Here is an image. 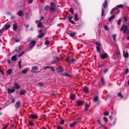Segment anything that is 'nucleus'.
<instances>
[{
	"label": "nucleus",
	"mask_w": 129,
	"mask_h": 129,
	"mask_svg": "<svg viewBox=\"0 0 129 129\" xmlns=\"http://www.w3.org/2000/svg\"><path fill=\"white\" fill-rule=\"evenodd\" d=\"M123 30V33H127L128 30V26L126 24H123L122 26L120 29V30L121 31Z\"/></svg>",
	"instance_id": "obj_1"
},
{
	"label": "nucleus",
	"mask_w": 129,
	"mask_h": 129,
	"mask_svg": "<svg viewBox=\"0 0 129 129\" xmlns=\"http://www.w3.org/2000/svg\"><path fill=\"white\" fill-rule=\"evenodd\" d=\"M113 55L114 59H118L120 58V54L118 51H116L113 54Z\"/></svg>",
	"instance_id": "obj_2"
},
{
	"label": "nucleus",
	"mask_w": 129,
	"mask_h": 129,
	"mask_svg": "<svg viewBox=\"0 0 129 129\" xmlns=\"http://www.w3.org/2000/svg\"><path fill=\"white\" fill-rule=\"evenodd\" d=\"M36 43V42L35 41H31L30 43L29 47L31 49H32L33 47L35 46Z\"/></svg>",
	"instance_id": "obj_3"
},
{
	"label": "nucleus",
	"mask_w": 129,
	"mask_h": 129,
	"mask_svg": "<svg viewBox=\"0 0 129 129\" xmlns=\"http://www.w3.org/2000/svg\"><path fill=\"white\" fill-rule=\"evenodd\" d=\"M38 70V67L37 66L33 67L31 68V71L33 73H36Z\"/></svg>",
	"instance_id": "obj_4"
},
{
	"label": "nucleus",
	"mask_w": 129,
	"mask_h": 129,
	"mask_svg": "<svg viewBox=\"0 0 129 129\" xmlns=\"http://www.w3.org/2000/svg\"><path fill=\"white\" fill-rule=\"evenodd\" d=\"M38 116L36 115L31 114L29 116V117L31 119H35L38 118Z\"/></svg>",
	"instance_id": "obj_5"
},
{
	"label": "nucleus",
	"mask_w": 129,
	"mask_h": 129,
	"mask_svg": "<svg viewBox=\"0 0 129 129\" xmlns=\"http://www.w3.org/2000/svg\"><path fill=\"white\" fill-rule=\"evenodd\" d=\"M13 86L16 89H18L20 87V86L19 84L17 83H14Z\"/></svg>",
	"instance_id": "obj_6"
},
{
	"label": "nucleus",
	"mask_w": 129,
	"mask_h": 129,
	"mask_svg": "<svg viewBox=\"0 0 129 129\" xmlns=\"http://www.w3.org/2000/svg\"><path fill=\"white\" fill-rule=\"evenodd\" d=\"M78 122V121H74V122H72L71 124L70 125V126L71 128L74 127L76 125V124Z\"/></svg>",
	"instance_id": "obj_7"
},
{
	"label": "nucleus",
	"mask_w": 129,
	"mask_h": 129,
	"mask_svg": "<svg viewBox=\"0 0 129 129\" xmlns=\"http://www.w3.org/2000/svg\"><path fill=\"white\" fill-rule=\"evenodd\" d=\"M108 56V55L106 53H105L100 55V56L101 58L104 59L105 58Z\"/></svg>",
	"instance_id": "obj_8"
},
{
	"label": "nucleus",
	"mask_w": 129,
	"mask_h": 129,
	"mask_svg": "<svg viewBox=\"0 0 129 129\" xmlns=\"http://www.w3.org/2000/svg\"><path fill=\"white\" fill-rule=\"evenodd\" d=\"M8 29V24H5L3 28L1 29V30L3 31L6 30Z\"/></svg>",
	"instance_id": "obj_9"
},
{
	"label": "nucleus",
	"mask_w": 129,
	"mask_h": 129,
	"mask_svg": "<svg viewBox=\"0 0 129 129\" xmlns=\"http://www.w3.org/2000/svg\"><path fill=\"white\" fill-rule=\"evenodd\" d=\"M56 69L59 72L61 73L62 72L64 71V69L63 68L60 67L57 68Z\"/></svg>",
	"instance_id": "obj_10"
},
{
	"label": "nucleus",
	"mask_w": 129,
	"mask_h": 129,
	"mask_svg": "<svg viewBox=\"0 0 129 129\" xmlns=\"http://www.w3.org/2000/svg\"><path fill=\"white\" fill-rule=\"evenodd\" d=\"M29 70V69L28 68L25 69L24 70L22 71V73L23 74H25Z\"/></svg>",
	"instance_id": "obj_11"
},
{
	"label": "nucleus",
	"mask_w": 129,
	"mask_h": 129,
	"mask_svg": "<svg viewBox=\"0 0 129 129\" xmlns=\"http://www.w3.org/2000/svg\"><path fill=\"white\" fill-rule=\"evenodd\" d=\"M20 103L19 101H18L16 103L15 105V107L16 109H18L19 107Z\"/></svg>",
	"instance_id": "obj_12"
},
{
	"label": "nucleus",
	"mask_w": 129,
	"mask_h": 129,
	"mask_svg": "<svg viewBox=\"0 0 129 129\" xmlns=\"http://www.w3.org/2000/svg\"><path fill=\"white\" fill-rule=\"evenodd\" d=\"M83 91L86 94L88 93L89 92V90L88 88L86 86L84 88Z\"/></svg>",
	"instance_id": "obj_13"
},
{
	"label": "nucleus",
	"mask_w": 129,
	"mask_h": 129,
	"mask_svg": "<svg viewBox=\"0 0 129 129\" xmlns=\"http://www.w3.org/2000/svg\"><path fill=\"white\" fill-rule=\"evenodd\" d=\"M26 91L25 89L21 90L20 91V95H22L24 93H26Z\"/></svg>",
	"instance_id": "obj_14"
},
{
	"label": "nucleus",
	"mask_w": 129,
	"mask_h": 129,
	"mask_svg": "<svg viewBox=\"0 0 129 129\" xmlns=\"http://www.w3.org/2000/svg\"><path fill=\"white\" fill-rule=\"evenodd\" d=\"M67 63L69 64H71V58L69 57H68L66 59Z\"/></svg>",
	"instance_id": "obj_15"
},
{
	"label": "nucleus",
	"mask_w": 129,
	"mask_h": 129,
	"mask_svg": "<svg viewBox=\"0 0 129 129\" xmlns=\"http://www.w3.org/2000/svg\"><path fill=\"white\" fill-rule=\"evenodd\" d=\"M15 91V90L14 89V88H12L9 89V93H11L14 92Z\"/></svg>",
	"instance_id": "obj_16"
},
{
	"label": "nucleus",
	"mask_w": 129,
	"mask_h": 129,
	"mask_svg": "<svg viewBox=\"0 0 129 129\" xmlns=\"http://www.w3.org/2000/svg\"><path fill=\"white\" fill-rule=\"evenodd\" d=\"M123 6L122 4L120 5L116 6L115 7V9L117 10L118 8H121L123 7Z\"/></svg>",
	"instance_id": "obj_17"
},
{
	"label": "nucleus",
	"mask_w": 129,
	"mask_h": 129,
	"mask_svg": "<svg viewBox=\"0 0 129 129\" xmlns=\"http://www.w3.org/2000/svg\"><path fill=\"white\" fill-rule=\"evenodd\" d=\"M103 8L105 9H106L107 5V2L106 0H105V1L104 2L103 4Z\"/></svg>",
	"instance_id": "obj_18"
},
{
	"label": "nucleus",
	"mask_w": 129,
	"mask_h": 129,
	"mask_svg": "<svg viewBox=\"0 0 129 129\" xmlns=\"http://www.w3.org/2000/svg\"><path fill=\"white\" fill-rule=\"evenodd\" d=\"M73 16H70L69 18V20L70 22L73 24H75V22L72 20H71V19L73 18Z\"/></svg>",
	"instance_id": "obj_19"
},
{
	"label": "nucleus",
	"mask_w": 129,
	"mask_h": 129,
	"mask_svg": "<svg viewBox=\"0 0 129 129\" xmlns=\"http://www.w3.org/2000/svg\"><path fill=\"white\" fill-rule=\"evenodd\" d=\"M23 14V13L22 11H19L17 13V14L19 16H21Z\"/></svg>",
	"instance_id": "obj_20"
},
{
	"label": "nucleus",
	"mask_w": 129,
	"mask_h": 129,
	"mask_svg": "<svg viewBox=\"0 0 129 129\" xmlns=\"http://www.w3.org/2000/svg\"><path fill=\"white\" fill-rule=\"evenodd\" d=\"M96 48L98 52H100L102 49V46L101 47L96 46Z\"/></svg>",
	"instance_id": "obj_21"
},
{
	"label": "nucleus",
	"mask_w": 129,
	"mask_h": 129,
	"mask_svg": "<svg viewBox=\"0 0 129 129\" xmlns=\"http://www.w3.org/2000/svg\"><path fill=\"white\" fill-rule=\"evenodd\" d=\"M16 56L17 55L16 54L13 56L11 58L14 61H16L17 59Z\"/></svg>",
	"instance_id": "obj_22"
},
{
	"label": "nucleus",
	"mask_w": 129,
	"mask_h": 129,
	"mask_svg": "<svg viewBox=\"0 0 129 129\" xmlns=\"http://www.w3.org/2000/svg\"><path fill=\"white\" fill-rule=\"evenodd\" d=\"M13 30L16 31L17 28V24L16 23H14L13 26Z\"/></svg>",
	"instance_id": "obj_23"
},
{
	"label": "nucleus",
	"mask_w": 129,
	"mask_h": 129,
	"mask_svg": "<svg viewBox=\"0 0 129 129\" xmlns=\"http://www.w3.org/2000/svg\"><path fill=\"white\" fill-rule=\"evenodd\" d=\"M101 81L103 85H104L105 84V80L104 79L103 77H102L101 79Z\"/></svg>",
	"instance_id": "obj_24"
},
{
	"label": "nucleus",
	"mask_w": 129,
	"mask_h": 129,
	"mask_svg": "<svg viewBox=\"0 0 129 129\" xmlns=\"http://www.w3.org/2000/svg\"><path fill=\"white\" fill-rule=\"evenodd\" d=\"M75 95L73 94H72L70 96L71 99L72 100H74L75 99Z\"/></svg>",
	"instance_id": "obj_25"
},
{
	"label": "nucleus",
	"mask_w": 129,
	"mask_h": 129,
	"mask_svg": "<svg viewBox=\"0 0 129 129\" xmlns=\"http://www.w3.org/2000/svg\"><path fill=\"white\" fill-rule=\"evenodd\" d=\"M83 104V102L81 101H79L77 102V104L79 106H80L82 105Z\"/></svg>",
	"instance_id": "obj_26"
},
{
	"label": "nucleus",
	"mask_w": 129,
	"mask_h": 129,
	"mask_svg": "<svg viewBox=\"0 0 129 129\" xmlns=\"http://www.w3.org/2000/svg\"><path fill=\"white\" fill-rule=\"evenodd\" d=\"M98 100V97L97 96H95L93 98V101L94 102H96Z\"/></svg>",
	"instance_id": "obj_27"
},
{
	"label": "nucleus",
	"mask_w": 129,
	"mask_h": 129,
	"mask_svg": "<svg viewBox=\"0 0 129 129\" xmlns=\"http://www.w3.org/2000/svg\"><path fill=\"white\" fill-rule=\"evenodd\" d=\"M15 101V99L12 98H11V99L9 101V103H14V102Z\"/></svg>",
	"instance_id": "obj_28"
},
{
	"label": "nucleus",
	"mask_w": 129,
	"mask_h": 129,
	"mask_svg": "<svg viewBox=\"0 0 129 129\" xmlns=\"http://www.w3.org/2000/svg\"><path fill=\"white\" fill-rule=\"evenodd\" d=\"M76 34L75 32H72L69 33V34L70 36L73 37L75 36Z\"/></svg>",
	"instance_id": "obj_29"
},
{
	"label": "nucleus",
	"mask_w": 129,
	"mask_h": 129,
	"mask_svg": "<svg viewBox=\"0 0 129 129\" xmlns=\"http://www.w3.org/2000/svg\"><path fill=\"white\" fill-rule=\"evenodd\" d=\"M125 51H123V55L125 57L127 58L128 57V53L126 52L124 53Z\"/></svg>",
	"instance_id": "obj_30"
},
{
	"label": "nucleus",
	"mask_w": 129,
	"mask_h": 129,
	"mask_svg": "<svg viewBox=\"0 0 129 129\" xmlns=\"http://www.w3.org/2000/svg\"><path fill=\"white\" fill-rule=\"evenodd\" d=\"M56 8L55 7H52L50 8V11L52 12H54L56 10Z\"/></svg>",
	"instance_id": "obj_31"
},
{
	"label": "nucleus",
	"mask_w": 129,
	"mask_h": 129,
	"mask_svg": "<svg viewBox=\"0 0 129 129\" xmlns=\"http://www.w3.org/2000/svg\"><path fill=\"white\" fill-rule=\"evenodd\" d=\"M115 17V15H113L109 19V21H111L112 19L114 18Z\"/></svg>",
	"instance_id": "obj_32"
},
{
	"label": "nucleus",
	"mask_w": 129,
	"mask_h": 129,
	"mask_svg": "<svg viewBox=\"0 0 129 129\" xmlns=\"http://www.w3.org/2000/svg\"><path fill=\"white\" fill-rule=\"evenodd\" d=\"M9 15H11V20H12L13 19H14L15 18V17L14 16L12 15H11V13L10 12H9Z\"/></svg>",
	"instance_id": "obj_33"
},
{
	"label": "nucleus",
	"mask_w": 129,
	"mask_h": 129,
	"mask_svg": "<svg viewBox=\"0 0 129 129\" xmlns=\"http://www.w3.org/2000/svg\"><path fill=\"white\" fill-rule=\"evenodd\" d=\"M79 18H78V15L77 13L75 14L74 20L76 21H78Z\"/></svg>",
	"instance_id": "obj_34"
},
{
	"label": "nucleus",
	"mask_w": 129,
	"mask_h": 129,
	"mask_svg": "<svg viewBox=\"0 0 129 129\" xmlns=\"http://www.w3.org/2000/svg\"><path fill=\"white\" fill-rule=\"evenodd\" d=\"M117 96H118L120 97L122 99L123 98V96L121 93L119 92L117 94Z\"/></svg>",
	"instance_id": "obj_35"
},
{
	"label": "nucleus",
	"mask_w": 129,
	"mask_h": 129,
	"mask_svg": "<svg viewBox=\"0 0 129 129\" xmlns=\"http://www.w3.org/2000/svg\"><path fill=\"white\" fill-rule=\"evenodd\" d=\"M45 35V33H42L40 34L39 36L38 37L39 38H41L43 37Z\"/></svg>",
	"instance_id": "obj_36"
},
{
	"label": "nucleus",
	"mask_w": 129,
	"mask_h": 129,
	"mask_svg": "<svg viewBox=\"0 0 129 129\" xmlns=\"http://www.w3.org/2000/svg\"><path fill=\"white\" fill-rule=\"evenodd\" d=\"M95 44L97 46H96L101 47V44L100 43L96 42Z\"/></svg>",
	"instance_id": "obj_37"
},
{
	"label": "nucleus",
	"mask_w": 129,
	"mask_h": 129,
	"mask_svg": "<svg viewBox=\"0 0 129 129\" xmlns=\"http://www.w3.org/2000/svg\"><path fill=\"white\" fill-rule=\"evenodd\" d=\"M42 26V24L41 22L39 23L37 25V26L38 27H41Z\"/></svg>",
	"instance_id": "obj_38"
},
{
	"label": "nucleus",
	"mask_w": 129,
	"mask_h": 129,
	"mask_svg": "<svg viewBox=\"0 0 129 129\" xmlns=\"http://www.w3.org/2000/svg\"><path fill=\"white\" fill-rule=\"evenodd\" d=\"M116 35L115 34H113L112 36V37L114 41V42H116Z\"/></svg>",
	"instance_id": "obj_39"
},
{
	"label": "nucleus",
	"mask_w": 129,
	"mask_h": 129,
	"mask_svg": "<svg viewBox=\"0 0 129 129\" xmlns=\"http://www.w3.org/2000/svg\"><path fill=\"white\" fill-rule=\"evenodd\" d=\"M18 63L19 68L21 69V61H19Z\"/></svg>",
	"instance_id": "obj_40"
},
{
	"label": "nucleus",
	"mask_w": 129,
	"mask_h": 129,
	"mask_svg": "<svg viewBox=\"0 0 129 129\" xmlns=\"http://www.w3.org/2000/svg\"><path fill=\"white\" fill-rule=\"evenodd\" d=\"M63 75L64 76H67L68 77L70 76V75L67 73H63Z\"/></svg>",
	"instance_id": "obj_41"
},
{
	"label": "nucleus",
	"mask_w": 129,
	"mask_h": 129,
	"mask_svg": "<svg viewBox=\"0 0 129 129\" xmlns=\"http://www.w3.org/2000/svg\"><path fill=\"white\" fill-rule=\"evenodd\" d=\"M25 17L26 19H29L30 17L28 15V14L27 13L25 14Z\"/></svg>",
	"instance_id": "obj_42"
},
{
	"label": "nucleus",
	"mask_w": 129,
	"mask_h": 129,
	"mask_svg": "<svg viewBox=\"0 0 129 129\" xmlns=\"http://www.w3.org/2000/svg\"><path fill=\"white\" fill-rule=\"evenodd\" d=\"M103 120H104L106 122H107L108 121V119L107 117L104 116L103 118Z\"/></svg>",
	"instance_id": "obj_43"
},
{
	"label": "nucleus",
	"mask_w": 129,
	"mask_h": 129,
	"mask_svg": "<svg viewBox=\"0 0 129 129\" xmlns=\"http://www.w3.org/2000/svg\"><path fill=\"white\" fill-rule=\"evenodd\" d=\"M24 51H23L21 52V53L19 54L18 55V56L19 57H20V56H22L23 55V54H24Z\"/></svg>",
	"instance_id": "obj_44"
},
{
	"label": "nucleus",
	"mask_w": 129,
	"mask_h": 129,
	"mask_svg": "<svg viewBox=\"0 0 129 129\" xmlns=\"http://www.w3.org/2000/svg\"><path fill=\"white\" fill-rule=\"evenodd\" d=\"M64 123V121L63 119H62L61 120L60 122V124L61 125H63V124Z\"/></svg>",
	"instance_id": "obj_45"
},
{
	"label": "nucleus",
	"mask_w": 129,
	"mask_h": 129,
	"mask_svg": "<svg viewBox=\"0 0 129 129\" xmlns=\"http://www.w3.org/2000/svg\"><path fill=\"white\" fill-rule=\"evenodd\" d=\"M69 11L72 14H73L74 13V11L73 9L72 8H70L69 9Z\"/></svg>",
	"instance_id": "obj_46"
},
{
	"label": "nucleus",
	"mask_w": 129,
	"mask_h": 129,
	"mask_svg": "<svg viewBox=\"0 0 129 129\" xmlns=\"http://www.w3.org/2000/svg\"><path fill=\"white\" fill-rule=\"evenodd\" d=\"M104 28L105 30H109V28L106 25H105L104 26Z\"/></svg>",
	"instance_id": "obj_47"
},
{
	"label": "nucleus",
	"mask_w": 129,
	"mask_h": 129,
	"mask_svg": "<svg viewBox=\"0 0 129 129\" xmlns=\"http://www.w3.org/2000/svg\"><path fill=\"white\" fill-rule=\"evenodd\" d=\"M115 9V8H113L111 10L110 12V14H112V13L114 12V10Z\"/></svg>",
	"instance_id": "obj_48"
},
{
	"label": "nucleus",
	"mask_w": 129,
	"mask_h": 129,
	"mask_svg": "<svg viewBox=\"0 0 129 129\" xmlns=\"http://www.w3.org/2000/svg\"><path fill=\"white\" fill-rule=\"evenodd\" d=\"M109 114V112L108 111H106L104 112V114L105 116H107Z\"/></svg>",
	"instance_id": "obj_49"
},
{
	"label": "nucleus",
	"mask_w": 129,
	"mask_h": 129,
	"mask_svg": "<svg viewBox=\"0 0 129 129\" xmlns=\"http://www.w3.org/2000/svg\"><path fill=\"white\" fill-rule=\"evenodd\" d=\"M21 48L20 47H18V49H16L14 51H16L17 52H18L20 51V49Z\"/></svg>",
	"instance_id": "obj_50"
},
{
	"label": "nucleus",
	"mask_w": 129,
	"mask_h": 129,
	"mask_svg": "<svg viewBox=\"0 0 129 129\" xmlns=\"http://www.w3.org/2000/svg\"><path fill=\"white\" fill-rule=\"evenodd\" d=\"M49 7L48 6H46L44 8V10L45 11H47L49 8Z\"/></svg>",
	"instance_id": "obj_51"
},
{
	"label": "nucleus",
	"mask_w": 129,
	"mask_h": 129,
	"mask_svg": "<svg viewBox=\"0 0 129 129\" xmlns=\"http://www.w3.org/2000/svg\"><path fill=\"white\" fill-rule=\"evenodd\" d=\"M121 23V19H119L118 20L117 22V24L118 25H120Z\"/></svg>",
	"instance_id": "obj_52"
},
{
	"label": "nucleus",
	"mask_w": 129,
	"mask_h": 129,
	"mask_svg": "<svg viewBox=\"0 0 129 129\" xmlns=\"http://www.w3.org/2000/svg\"><path fill=\"white\" fill-rule=\"evenodd\" d=\"M104 13V11L103 8H102V14L101 16H103Z\"/></svg>",
	"instance_id": "obj_53"
},
{
	"label": "nucleus",
	"mask_w": 129,
	"mask_h": 129,
	"mask_svg": "<svg viewBox=\"0 0 129 129\" xmlns=\"http://www.w3.org/2000/svg\"><path fill=\"white\" fill-rule=\"evenodd\" d=\"M89 106H88L87 105H86L85 106V111H86L87 110L88 108L89 107Z\"/></svg>",
	"instance_id": "obj_54"
},
{
	"label": "nucleus",
	"mask_w": 129,
	"mask_h": 129,
	"mask_svg": "<svg viewBox=\"0 0 129 129\" xmlns=\"http://www.w3.org/2000/svg\"><path fill=\"white\" fill-rule=\"evenodd\" d=\"M98 123L100 125H101L102 126H104V125H102L101 123L100 122V120L99 119H98Z\"/></svg>",
	"instance_id": "obj_55"
},
{
	"label": "nucleus",
	"mask_w": 129,
	"mask_h": 129,
	"mask_svg": "<svg viewBox=\"0 0 129 129\" xmlns=\"http://www.w3.org/2000/svg\"><path fill=\"white\" fill-rule=\"evenodd\" d=\"M128 68H126V70L125 71V74H127L128 72Z\"/></svg>",
	"instance_id": "obj_56"
},
{
	"label": "nucleus",
	"mask_w": 129,
	"mask_h": 129,
	"mask_svg": "<svg viewBox=\"0 0 129 129\" xmlns=\"http://www.w3.org/2000/svg\"><path fill=\"white\" fill-rule=\"evenodd\" d=\"M56 62V60H53L51 61V63L52 64H54Z\"/></svg>",
	"instance_id": "obj_57"
},
{
	"label": "nucleus",
	"mask_w": 129,
	"mask_h": 129,
	"mask_svg": "<svg viewBox=\"0 0 129 129\" xmlns=\"http://www.w3.org/2000/svg\"><path fill=\"white\" fill-rule=\"evenodd\" d=\"M49 68H50V69L52 70V71L53 72H54V69L53 67H50Z\"/></svg>",
	"instance_id": "obj_58"
},
{
	"label": "nucleus",
	"mask_w": 129,
	"mask_h": 129,
	"mask_svg": "<svg viewBox=\"0 0 129 129\" xmlns=\"http://www.w3.org/2000/svg\"><path fill=\"white\" fill-rule=\"evenodd\" d=\"M123 19H124V21L125 22H127V21H128V19H127V18L125 17H124Z\"/></svg>",
	"instance_id": "obj_59"
},
{
	"label": "nucleus",
	"mask_w": 129,
	"mask_h": 129,
	"mask_svg": "<svg viewBox=\"0 0 129 129\" xmlns=\"http://www.w3.org/2000/svg\"><path fill=\"white\" fill-rule=\"evenodd\" d=\"M38 84L41 86H42L43 85V84L42 82H39L38 83Z\"/></svg>",
	"instance_id": "obj_60"
},
{
	"label": "nucleus",
	"mask_w": 129,
	"mask_h": 129,
	"mask_svg": "<svg viewBox=\"0 0 129 129\" xmlns=\"http://www.w3.org/2000/svg\"><path fill=\"white\" fill-rule=\"evenodd\" d=\"M49 42L48 40H46L45 42V45L49 44Z\"/></svg>",
	"instance_id": "obj_61"
},
{
	"label": "nucleus",
	"mask_w": 129,
	"mask_h": 129,
	"mask_svg": "<svg viewBox=\"0 0 129 129\" xmlns=\"http://www.w3.org/2000/svg\"><path fill=\"white\" fill-rule=\"evenodd\" d=\"M0 72L2 73V74L3 75H4V72H3L1 70V66H0Z\"/></svg>",
	"instance_id": "obj_62"
},
{
	"label": "nucleus",
	"mask_w": 129,
	"mask_h": 129,
	"mask_svg": "<svg viewBox=\"0 0 129 129\" xmlns=\"http://www.w3.org/2000/svg\"><path fill=\"white\" fill-rule=\"evenodd\" d=\"M71 61L72 62H74L75 61L76 59L75 58H73L71 59Z\"/></svg>",
	"instance_id": "obj_63"
},
{
	"label": "nucleus",
	"mask_w": 129,
	"mask_h": 129,
	"mask_svg": "<svg viewBox=\"0 0 129 129\" xmlns=\"http://www.w3.org/2000/svg\"><path fill=\"white\" fill-rule=\"evenodd\" d=\"M29 124L30 126H32L33 125L34 123L32 122H30L29 123Z\"/></svg>",
	"instance_id": "obj_64"
}]
</instances>
